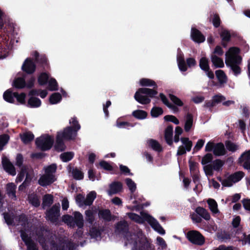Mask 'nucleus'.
I'll list each match as a JSON object with an SVG mask.
<instances>
[{"label":"nucleus","instance_id":"nucleus-1","mask_svg":"<svg viewBox=\"0 0 250 250\" xmlns=\"http://www.w3.org/2000/svg\"><path fill=\"white\" fill-rule=\"evenodd\" d=\"M126 215L131 220L137 223L143 224L145 221H147L152 228L158 233L161 234L165 233V230L157 221L146 212H141L140 216L134 213H128Z\"/></svg>","mask_w":250,"mask_h":250},{"label":"nucleus","instance_id":"nucleus-2","mask_svg":"<svg viewBox=\"0 0 250 250\" xmlns=\"http://www.w3.org/2000/svg\"><path fill=\"white\" fill-rule=\"evenodd\" d=\"M126 240L132 244L133 250H149L150 244L147 238L139 231L137 234L127 235Z\"/></svg>","mask_w":250,"mask_h":250},{"label":"nucleus","instance_id":"nucleus-3","mask_svg":"<svg viewBox=\"0 0 250 250\" xmlns=\"http://www.w3.org/2000/svg\"><path fill=\"white\" fill-rule=\"evenodd\" d=\"M70 127L66 128L63 131L58 133V140L60 138L63 140H72L74 139L77 131L80 129V125L75 118H71L69 120Z\"/></svg>","mask_w":250,"mask_h":250},{"label":"nucleus","instance_id":"nucleus-4","mask_svg":"<svg viewBox=\"0 0 250 250\" xmlns=\"http://www.w3.org/2000/svg\"><path fill=\"white\" fill-rule=\"evenodd\" d=\"M57 169V166L55 164L44 167L43 170L44 174L41 176L38 183L42 186H48L56 180L55 173Z\"/></svg>","mask_w":250,"mask_h":250},{"label":"nucleus","instance_id":"nucleus-5","mask_svg":"<svg viewBox=\"0 0 250 250\" xmlns=\"http://www.w3.org/2000/svg\"><path fill=\"white\" fill-rule=\"evenodd\" d=\"M157 94V91L146 88H142L138 89L134 95L135 99L139 103L146 104L150 102V99L146 97L148 95L149 97L152 98Z\"/></svg>","mask_w":250,"mask_h":250},{"label":"nucleus","instance_id":"nucleus-6","mask_svg":"<svg viewBox=\"0 0 250 250\" xmlns=\"http://www.w3.org/2000/svg\"><path fill=\"white\" fill-rule=\"evenodd\" d=\"M239 49L236 47H230L225 54L226 64L240 63L242 58L239 56Z\"/></svg>","mask_w":250,"mask_h":250},{"label":"nucleus","instance_id":"nucleus-7","mask_svg":"<svg viewBox=\"0 0 250 250\" xmlns=\"http://www.w3.org/2000/svg\"><path fill=\"white\" fill-rule=\"evenodd\" d=\"M53 139L48 135H43L37 139V146L43 150L50 149L53 144Z\"/></svg>","mask_w":250,"mask_h":250},{"label":"nucleus","instance_id":"nucleus-8","mask_svg":"<svg viewBox=\"0 0 250 250\" xmlns=\"http://www.w3.org/2000/svg\"><path fill=\"white\" fill-rule=\"evenodd\" d=\"M224 162L221 160L217 159L214 161L211 164L204 166L203 169L205 174L208 176L213 175V170L219 171L222 169Z\"/></svg>","mask_w":250,"mask_h":250},{"label":"nucleus","instance_id":"nucleus-9","mask_svg":"<svg viewBox=\"0 0 250 250\" xmlns=\"http://www.w3.org/2000/svg\"><path fill=\"white\" fill-rule=\"evenodd\" d=\"M244 176V174L242 172L239 171L229 175L224 180H222L220 177H218V179L221 182L223 186L229 187L239 181Z\"/></svg>","mask_w":250,"mask_h":250},{"label":"nucleus","instance_id":"nucleus-10","mask_svg":"<svg viewBox=\"0 0 250 250\" xmlns=\"http://www.w3.org/2000/svg\"><path fill=\"white\" fill-rule=\"evenodd\" d=\"M26 175V178L23 183L19 187V189L21 190L28 184L33 177V173L31 170H29L28 168L25 166H22L21 168V171L18 175L17 180L18 182L22 181Z\"/></svg>","mask_w":250,"mask_h":250},{"label":"nucleus","instance_id":"nucleus-11","mask_svg":"<svg viewBox=\"0 0 250 250\" xmlns=\"http://www.w3.org/2000/svg\"><path fill=\"white\" fill-rule=\"evenodd\" d=\"M187 237L190 242L196 245H202L205 242L204 237L196 230L189 231L187 233Z\"/></svg>","mask_w":250,"mask_h":250},{"label":"nucleus","instance_id":"nucleus-12","mask_svg":"<svg viewBox=\"0 0 250 250\" xmlns=\"http://www.w3.org/2000/svg\"><path fill=\"white\" fill-rule=\"evenodd\" d=\"M219 34L221 38V44L224 47H226L228 42L230 41L231 33L227 29L222 28L219 32Z\"/></svg>","mask_w":250,"mask_h":250},{"label":"nucleus","instance_id":"nucleus-13","mask_svg":"<svg viewBox=\"0 0 250 250\" xmlns=\"http://www.w3.org/2000/svg\"><path fill=\"white\" fill-rule=\"evenodd\" d=\"M239 162L245 168L250 169V150L241 155Z\"/></svg>","mask_w":250,"mask_h":250},{"label":"nucleus","instance_id":"nucleus-14","mask_svg":"<svg viewBox=\"0 0 250 250\" xmlns=\"http://www.w3.org/2000/svg\"><path fill=\"white\" fill-rule=\"evenodd\" d=\"M191 37L193 41L198 43L203 42L205 41V37L197 29L192 28L191 30Z\"/></svg>","mask_w":250,"mask_h":250},{"label":"nucleus","instance_id":"nucleus-15","mask_svg":"<svg viewBox=\"0 0 250 250\" xmlns=\"http://www.w3.org/2000/svg\"><path fill=\"white\" fill-rule=\"evenodd\" d=\"M60 205H54L46 213L47 218L52 221H54L59 215Z\"/></svg>","mask_w":250,"mask_h":250},{"label":"nucleus","instance_id":"nucleus-16","mask_svg":"<svg viewBox=\"0 0 250 250\" xmlns=\"http://www.w3.org/2000/svg\"><path fill=\"white\" fill-rule=\"evenodd\" d=\"M35 68L34 63L29 59H27L25 61L22 66V70L28 74L33 73L35 70Z\"/></svg>","mask_w":250,"mask_h":250},{"label":"nucleus","instance_id":"nucleus-17","mask_svg":"<svg viewBox=\"0 0 250 250\" xmlns=\"http://www.w3.org/2000/svg\"><path fill=\"white\" fill-rule=\"evenodd\" d=\"M2 166L4 169L9 174L14 176L16 174L15 169L13 165L6 158L2 159Z\"/></svg>","mask_w":250,"mask_h":250},{"label":"nucleus","instance_id":"nucleus-18","mask_svg":"<svg viewBox=\"0 0 250 250\" xmlns=\"http://www.w3.org/2000/svg\"><path fill=\"white\" fill-rule=\"evenodd\" d=\"M208 208L214 215H216L220 213V210L218 208L217 202L213 199H208L207 200Z\"/></svg>","mask_w":250,"mask_h":250},{"label":"nucleus","instance_id":"nucleus-19","mask_svg":"<svg viewBox=\"0 0 250 250\" xmlns=\"http://www.w3.org/2000/svg\"><path fill=\"white\" fill-rule=\"evenodd\" d=\"M16 186L14 183H8L6 185V193L9 197L14 200L16 199Z\"/></svg>","mask_w":250,"mask_h":250},{"label":"nucleus","instance_id":"nucleus-20","mask_svg":"<svg viewBox=\"0 0 250 250\" xmlns=\"http://www.w3.org/2000/svg\"><path fill=\"white\" fill-rule=\"evenodd\" d=\"M193 118L192 114L188 113L185 117L184 129L186 132H188L193 126Z\"/></svg>","mask_w":250,"mask_h":250},{"label":"nucleus","instance_id":"nucleus-21","mask_svg":"<svg viewBox=\"0 0 250 250\" xmlns=\"http://www.w3.org/2000/svg\"><path fill=\"white\" fill-rule=\"evenodd\" d=\"M226 152L227 151L222 143L216 144L213 152L214 155L217 156H222L225 155Z\"/></svg>","mask_w":250,"mask_h":250},{"label":"nucleus","instance_id":"nucleus-22","mask_svg":"<svg viewBox=\"0 0 250 250\" xmlns=\"http://www.w3.org/2000/svg\"><path fill=\"white\" fill-rule=\"evenodd\" d=\"M225 100L224 96L221 95H217L213 97L212 101L208 102L206 104L207 107H212L220 103L223 102Z\"/></svg>","mask_w":250,"mask_h":250},{"label":"nucleus","instance_id":"nucleus-23","mask_svg":"<svg viewBox=\"0 0 250 250\" xmlns=\"http://www.w3.org/2000/svg\"><path fill=\"white\" fill-rule=\"evenodd\" d=\"M122 184L120 182H114L110 186L108 192L109 194H115L120 191L122 189Z\"/></svg>","mask_w":250,"mask_h":250},{"label":"nucleus","instance_id":"nucleus-24","mask_svg":"<svg viewBox=\"0 0 250 250\" xmlns=\"http://www.w3.org/2000/svg\"><path fill=\"white\" fill-rule=\"evenodd\" d=\"M173 127L167 126L165 131V138L167 143L169 145L172 144Z\"/></svg>","mask_w":250,"mask_h":250},{"label":"nucleus","instance_id":"nucleus-25","mask_svg":"<svg viewBox=\"0 0 250 250\" xmlns=\"http://www.w3.org/2000/svg\"><path fill=\"white\" fill-rule=\"evenodd\" d=\"M160 97L163 103L167 105L169 109L172 110L174 113L178 111V108L174 105L169 102L168 99L163 93L160 94Z\"/></svg>","mask_w":250,"mask_h":250},{"label":"nucleus","instance_id":"nucleus-26","mask_svg":"<svg viewBox=\"0 0 250 250\" xmlns=\"http://www.w3.org/2000/svg\"><path fill=\"white\" fill-rule=\"evenodd\" d=\"M21 236L22 240L24 241L26 245H27L28 250H37L34 244L32 242L30 238H28L27 236H26L24 232H21Z\"/></svg>","mask_w":250,"mask_h":250},{"label":"nucleus","instance_id":"nucleus-27","mask_svg":"<svg viewBox=\"0 0 250 250\" xmlns=\"http://www.w3.org/2000/svg\"><path fill=\"white\" fill-rule=\"evenodd\" d=\"M199 66L201 69L204 71H208V69H209L208 60L204 54H202V56L200 59Z\"/></svg>","mask_w":250,"mask_h":250},{"label":"nucleus","instance_id":"nucleus-28","mask_svg":"<svg viewBox=\"0 0 250 250\" xmlns=\"http://www.w3.org/2000/svg\"><path fill=\"white\" fill-rule=\"evenodd\" d=\"M211 60L213 64L216 67H223L224 66V63L223 60L215 54L211 55Z\"/></svg>","mask_w":250,"mask_h":250},{"label":"nucleus","instance_id":"nucleus-29","mask_svg":"<svg viewBox=\"0 0 250 250\" xmlns=\"http://www.w3.org/2000/svg\"><path fill=\"white\" fill-rule=\"evenodd\" d=\"M177 60L179 69L182 71H186L187 70V67L185 64L183 55L178 54Z\"/></svg>","mask_w":250,"mask_h":250},{"label":"nucleus","instance_id":"nucleus-30","mask_svg":"<svg viewBox=\"0 0 250 250\" xmlns=\"http://www.w3.org/2000/svg\"><path fill=\"white\" fill-rule=\"evenodd\" d=\"M74 216V223L79 228H82L83 224V215L79 212H75Z\"/></svg>","mask_w":250,"mask_h":250},{"label":"nucleus","instance_id":"nucleus-31","mask_svg":"<svg viewBox=\"0 0 250 250\" xmlns=\"http://www.w3.org/2000/svg\"><path fill=\"white\" fill-rule=\"evenodd\" d=\"M12 85L17 88H23L25 87L26 83L23 78H17L13 82Z\"/></svg>","mask_w":250,"mask_h":250},{"label":"nucleus","instance_id":"nucleus-32","mask_svg":"<svg viewBox=\"0 0 250 250\" xmlns=\"http://www.w3.org/2000/svg\"><path fill=\"white\" fill-rule=\"evenodd\" d=\"M196 212L206 220H208L210 218V216L208 212L203 208H197L196 209Z\"/></svg>","mask_w":250,"mask_h":250},{"label":"nucleus","instance_id":"nucleus-33","mask_svg":"<svg viewBox=\"0 0 250 250\" xmlns=\"http://www.w3.org/2000/svg\"><path fill=\"white\" fill-rule=\"evenodd\" d=\"M132 115L138 120H143L146 118L147 113L144 110H136L132 112Z\"/></svg>","mask_w":250,"mask_h":250},{"label":"nucleus","instance_id":"nucleus-34","mask_svg":"<svg viewBox=\"0 0 250 250\" xmlns=\"http://www.w3.org/2000/svg\"><path fill=\"white\" fill-rule=\"evenodd\" d=\"M31 97L29 99L28 101V104L31 107H38L41 105V100L33 96H30Z\"/></svg>","mask_w":250,"mask_h":250},{"label":"nucleus","instance_id":"nucleus-35","mask_svg":"<svg viewBox=\"0 0 250 250\" xmlns=\"http://www.w3.org/2000/svg\"><path fill=\"white\" fill-rule=\"evenodd\" d=\"M125 183L131 193L135 191L137 188L136 184L131 179L127 178L125 180Z\"/></svg>","mask_w":250,"mask_h":250},{"label":"nucleus","instance_id":"nucleus-36","mask_svg":"<svg viewBox=\"0 0 250 250\" xmlns=\"http://www.w3.org/2000/svg\"><path fill=\"white\" fill-rule=\"evenodd\" d=\"M96 196L97 194L95 191H90L86 196L85 202V206L91 205L93 203L95 199L96 198Z\"/></svg>","mask_w":250,"mask_h":250},{"label":"nucleus","instance_id":"nucleus-37","mask_svg":"<svg viewBox=\"0 0 250 250\" xmlns=\"http://www.w3.org/2000/svg\"><path fill=\"white\" fill-rule=\"evenodd\" d=\"M62 100V96L59 93L52 94L49 98V102L51 104H54L59 103Z\"/></svg>","mask_w":250,"mask_h":250},{"label":"nucleus","instance_id":"nucleus-38","mask_svg":"<svg viewBox=\"0 0 250 250\" xmlns=\"http://www.w3.org/2000/svg\"><path fill=\"white\" fill-rule=\"evenodd\" d=\"M15 93H12L10 90H7L3 94L4 99L9 103H13L14 102V94Z\"/></svg>","mask_w":250,"mask_h":250},{"label":"nucleus","instance_id":"nucleus-39","mask_svg":"<svg viewBox=\"0 0 250 250\" xmlns=\"http://www.w3.org/2000/svg\"><path fill=\"white\" fill-rule=\"evenodd\" d=\"M34 136L31 132H26L21 135V138L22 142L25 144H27L32 141Z\"/></svg>","mask_w":250,"mask_h":250},{"label":"nucleus","instance_id":"nucleus-40","mask_svg":"<svg viewBox=\"0 0 250 250\" xmlns=\"http://www.w3.org/2000/svg\"><path fill=\"white\" fill-rule=\"evenodd\" d=\"M216 76L220 83H224L227 81V77L224 72L221 70L215 72Z\"/></svg>","mask_w":250,"mask_h":250},{"label":"nucleus","instance_id":"nucleus-41","mask_svg":"<svg viewBox=\"0 0 250 250\" xmlns=\"http://www.w3.org/2000/svg\"><path fill=\"white\" fill-rule=\"evenodd\" d=\"M47 95V91L46 90H32L29 93V96H34V95H40V96L44 98Z\"/></svg>","mask_w":250,"mask_h":250},{"label":"nucleus","instance_id":"nucleus-42","mask_svg":"<svg viewBox=\"0 0 250 250\" xmlns=\"http://www.w3.org/2000/svg\"><path fill=\"white\" fill-rule=\"evenodd\" d=\"M74 156V153L71 152H64L61 154L60 158L64 162L71 160Z\"/></svg>","mask_w":250,"mask_h":250},{"label":"nucleus","instance_id":"nucleus-43","mask_svg":"<svg viewBox=\"0 0 250 250\" xmlns=\"http://www.w3.org/2000/svg\"><path fill=\"white\" fill-rule=\"evenodd\" d=\"M168 96L170 100L174 104L178 106H182L184 105L183 102L177 96L172 94H169Z\"/></svg>","mask_w":250,"mask_h":250},{"label":"nucleus","instance_id":"nucleus-44","mask_svg":"<svg viewBox=\"0 0 250 250\" xmlns=\"http://www.w3.org/2000/svg\"><path fill=\"white\" fill-rule=\"evenodd\" d=\"M140 84L142 86H149L154 85L156 87H157L155 83L153 81L148 79H142L140 80Z\"/></svg>","mask_w":250,"mask_h":250},{"label":"nucleus","instance_id":"nucleus-45","mask_svg":"<svg viewBox=\"0 0 250 250\" xmlns=\"http://www.w3.org/2000/svg\"><path fill=\"white\" fill-rule=\"evenodd\" d=\"M213 159V155L211 153H207L205 155L201 160V164L205 166L208 165V164L210 163Z\"/></svg>","mask_w":250,"mask_h":250},{"label":"nucleus","instance_id":"nucleus-46","mask_svg":"<svg viewBox=\"0 0 250 250\" xmlns=\"http://www.w3.org/2000/svg\"><path fill=\"white\" fill-rule=\"evenodd\" d=\"M181 141L183 145L185 146L187 151L190 150L192 146V143L188 138H182Z\"/></svg>","mask_w":250,"mask_h":250},{"label":"nucleus","instance_id":"nucleus-47","mask_svg":"<svg viewBox=\"0 0 250 250\" xmlns=\"http://www.w3.org/2000/svg\"><path fill=\"white\" fill-rule=\"evenodd\" d=\"M116 126L119 128H126L132 127L133 125L128 122L121 121L120 119H118L116 121Z\"/></svg>","mask_w":250,"mask_h":250},{"label":"nucleus","instance_id":"nucleus-48","mask_svg":"<svg viewBox=\"0 0 250 250\" xmlns=\"http://www.w3.org/2000/svg\"><path fill=\"white\" fill-rule=\"evenodd\" d=\"M29 202L34 206L38 207L40 204L39 199L35 194H31L29 197Z\"/></svg>","mask_w":250,"mask_h":250},{"label":"nucleus","instance_id":"nucleus-49","mask_svg":"<svg viewBox=\"0 0 250 250\" xmlns=\"http://www.w3.org/2000/svg\"><path fill=\"white\" fill-rule=\"evenodd\" d=\"M147 144L149 147L155 150L160 151L161 149L160 145L157 141L154 140H148Z\"/></svg>","mask_w":250,"mask_h":250},{"label":"nucleus","instance_id":"nucleus-50","mask_svg":"<svg viewBox=\"0 0 250 250\" xmlns=\"http://www.w3.org/2000/svg\"><path fill=\"white\" fill-rule=\"evenodd\" d=\"M9 140L8 135L4 134L0 136V150L3 149V146L7 144Z\"/></svg>","mask_w":250,"mask_h":250},{"label":"nucleus","instance_id":"nucleus-51","mask_svg":"<svg viewBox=\"0 0 250 250\" xmlns=\"http://www.w3.org/2000/svg\"><path fill=\"white\" fill-rule=\"evenodd\" d=\"M76 203L80 207H83V206H85V199H84V196L79 194H78L75 198Z\"/></svg>","mask_w":250,"mask_h":250},{"label":"nucleus","instance_id":"nucleus-52","mask_svg":"<svg viewBox=\"0 0 250 250\" xmlns=\"http://www.w3.org/2000/svg\"><path fill=\"white\" fill-rule=\"evenodd\" d=\"M49 89L51 91H55L58 90V84L55 79L50 78L48 82Z\"/></svg>","mask_w":250,"mask_h":250},{"label":"nucleus","instance_id":"nucleus-53","mask_svg":"<svg viewBox=\"0 0 250 250\" xmlns=\"http://www.w3.org/2000/svg\"><path fill=\"white\" fill-rule=\"evenodd\" d=\"M163 113V109L159 107H154L151 110V115L153 117H157L162 115Z\"/></svg>","mask_w":250,"mask_h":250},{"label":"nucleus","instance_id":"nucleus-54","mask_svg":"<svg viewBox=\"0 0 250 250\" xmlns=\"http://www.w3.org/2000/svg\"><path fill=\"white\" fill-rule=\"evenodd\" d=\"M53 203V196L51 195H45L43 198L42 205L43 207L48 206Z\"/></svg>","mask_w":250,"mask_h":250},{"label":"nucleus","instance_id":"nucleus-55","mask_svg":"<svg viewBox=\"0 0 250 250\" xmlns=\"http://www.w3.org/2000/svg\"><path fill=\"white\" fill-rule=\"evenodd\" d=\"M14 97L17 99V102L20 104H25V99L26 97V95L25 93H21L20 94H18V93H15L14 94Z\"/></svg>","mask_w":250,"mask_h":250},{"label":"nucleus","instance_id":"nucleus-56","mask_svg":"<svg viewBox=\"0 0 250 250\" xmlns=\"http://www.w3.org/2000/svg\"><path fill=\"white\" fill-rule=\"evenodd\" d=\"M226 146L227 149L229 151L234 152L239 149V146L233 143L229 142L226 143Z\"/></svg>","mask_w":250,"mask_h":250},{"label":"nucleus","instance_id":"nucleus-57","mask_svg":"<svg viewBox=\"0 0 250 250\" xmlns=\"http://www.w3.org/2000/svg\"><path fill=\"white\" fill-rule=\"evenodd\" d=\"M48 78V75L46 73H42L39 76L38 82L41 85L44 84L46 83Z\"/></svg>","mask_w":250,"mask_h":250},{"label":"nucleus","instance_id":"nucleus-58","mask_svg":"<svg viewBox=\"0 0 250 250\" xmlns=\"http://www.w3.org/2000/svg\"><path fill=\"white\" fill-rule=\"evenodd\" d=\"M63 140V139L60 138L59 140H58V135L57 136V142L56 144L55 145V148L57 150L59 151H62L64 150L65 148L64 144L62 143V141Z\"/></svg>","mask_w":250,"mask_h":250},{"label":"nucleus","instance_id":"nucleus-59","mask_svg":"<svg viewBox=\"0 0 250 250\" xmlns=\"http://www.w3.org/2000/svg\"><path fill=\"white\" fill-rule=\"evenodd\" d=\"M72 175L73 177L77 180H81L83 178V173L77 169L73 170Z\"/></svg>","mask_w":250,"mask_h":250},{"label":"nucleus","instance_id":"nucleus-60","mask_svg":"<svg viewBox=\"0 0 250 250\" xmlns=\"http://www.w3.org/2000/svg\"><path fill=\"white\" fill-rule=\"evenodd\" d=\"M205 143V139H200L198 140L195 145L194 146V150L196 151L200 150L204 146Z\"/></svg>","mask_w":250,"mask_h":250},{"label":"nucleus","instance_id":"nucleus-61","mask_svg":"<svg viewBox=\"0 0 250 250\" xmlns=\"http://www.w3.org/2000/svg\"><path fill=\"white\" fill-rule=\"evenodd\" d=\"M215 145L216 144H214L213 141H208L205 146V151L206 152H210L211 151L213 152Z\"/></svg>","mask_w":250,"mask_h":250},{"label":"nucleus","instance_id":"nucleus-62","mask_svg":"<svg viewBox=\"0 0 250 250\" xmlns=\"http://www.w3.org/2000/svg\"><path fill=\"white\" fill-rule=\"evenodd\" d=\"M99 216L104 220H110V211L108 210L101 211L99 212Z\"/></svg>","mask_w":250,"mask_h":250},{"label":"nucleus","instance_id":"nucleus-63","mask_svg":"<svg viewBox=\"0 0 250 250\" xmlns=\"http://www.w3.org/2000/svg\"><path fill=\"white\" fill-rule=\"evenodd\" d=\"M164 120L166 121H169L173 123L175 125H178L179 121L178 119L173 115H167L164 117Z\"/></svg>","mask_w":250,"mask_h":250},{"label":"nucleus","instance_id":"nucleus-64","mask_svg":"<svg viewBox=\"0 0 250 250\" xmlns=\"http://www.w3.org/2000/svg\"><path fill=\"white\" fill-rule=\"evenodd\" d=\"M239 63H233L232 64H228L227 65L229 66L234 73L237 75L240 73V67L237 65Z\"/></svg>","mask_w":250,"mask_h":250}]
</instances>
